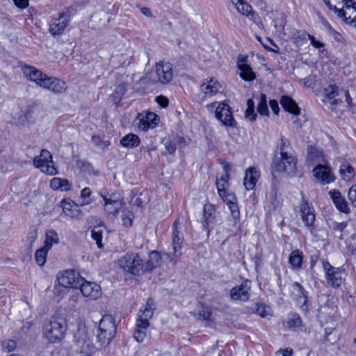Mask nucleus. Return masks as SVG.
<instances>
[{
	"mask_svg": "<svg viewBox=\"0 0 356 356\" xmlns=\"http://www.w3.org/2000/svg\"><path fill=\"white\" fill-rule=\"evenodd\" d=\"M155 309L154 301L148 298L144 307H141L136 321L134 338L138 342H142L146 337L149 327V319L153 316Z\"/></svg>",
	"mask_w": 356,
	"mask_h": 356,
	"instance_id": "f03ea898",
	"label": "nucleus"
},
{
	"mask_svg": "<svg viewBox=\"0 0 356 356\" xmlns=\"http://www.w3.org/2000/svg\"><path fill=\"white\" fill-rule=\"evenodd\" d=\"M291 152V145L289 140L284 136H281L277 146L275 154L284 155Z\"/></svg>",
	"mask_w": 356,
	"mask_h": 356,
	"instance_id": "c9c22d12",
	"label": "nucleus"
},
{
	"mask_svg": "<svg viewBox=\"0 0 356 356\" xmlns=\"http://www.w3.org/2000/svg\"><path fill=\"white\" fill-rule=\"evenodd\" d=\"M49 186L51 189L56 191L60 190L62 191H68L71 189V184L67 179L54 177L50 181Z\"/></svg>",
	"mask_w": 356,
	"mask_h": 356,
	"instance_id": "7c9ffc66",
	"label": "nucleus"
},
{
	"mask_svg": "<svg viewBox=\"0 0 356 356\" xmlns=\"http://www.w3.org/2000/svg\"><path fill=\"white\" fill-rule=\"evenodd\" d=\"M303 255L301 252L296 250L293 251L289 258V262L293 269L299 270L302 268Z\"/></svg>",
	"mask_w": 356,
	"mask_h": 356,
	"instance_id": "72a5a7b5",
	"label": "nucleus"
},
{
	"mask_svg": "<svg viewBox=\"0 0 356 356\" xmlns=\"http://www.w3.org/2000/svg\"><path fill=\"white\" fill-rule=\"evenodd\" d=\"M104 200V210L110 219H114L122 209L124 202L119 193L100 194Z\"/></svg>",
	"mask_w": 356,
	"mask_h": 356,
	"instance_id": "1a4fd4ad",
	"label": "nucleus"
},
{
	"mask_svg": "<svg viewBox=\"0 0 356 356\" xmlns=\"http://www.w3.org/2000/svg\"><path fill=\"white\" fill-rule=\"evenodd\" d=\"M172 65L169 62L156 63L154 70L149 74L148 79L153 83L167 84L173 79Z\"/></svg>",
	"mask_w": 356,
	"mask_h": 356,
	"instance_id": "423d86ee",
	"label": "nucleus"
},
{
	"mask_svg": "<svg viewBox=\"0 0 356 356\" xmlns=\"http://www.w3.org/2000/svg\"><path fill=\"white\" fill-rule=\"evenodd\" d=\"M209 112L214 111L216 118L221 122V123L227 127H235L236 122L232 114V111L229 104L225 102H213L206 106Z\"/></svg>",
	"mask_w": 356,
	"mask_h": 356,
	"instance_id": "39448f33",
	"label": "nucleus"
},
{
	"mask_svg": "<svg viewBox=\"0 0 356 356\" xmlns=\"http://www.w3.org/2000/svg\"><path fill=\"white\" fill-rule=\"evenodd\" d=\"M116 333L115 318L111 315H105L99 323L97 340L101 346H108Z\"/></svg>",
	"mask_w": 356,
	"mask_h": 356,
	"instance_id": "20e7f679",
	"label": "nucleus"
},
{
	"mask_svg": "<svg viewBox=\"0 0 356 356\" xmlns=\"http://www.w3.org/2000/svg\"><path fill=\"white\" fill-rule=\"evenodd\" d=\"M293 293L296 296V302L300 307H303L306 305L307 302V292L304 288L298 282H294L292 284Z\"/></svg>",
	"mask_w": 356,
	"mask_h": 356,
	"instance_id": "c85d7f7f",
	"label": "nucleus"
},
{
	"mask_svg": "<svg viewBox=\"0 0 356 356\" xmlns=\"http://www.w3.org/2000/svg\"><path fill=\"white\" fill-rule=\"evenodd\" d=\"M346 225H347V224L346 222H334L332 223V228L334 230L342 232L345 229Z\"/></svg>",
	"mask_w": 356,
	"mask_h": 356,
	"instance_id": "e2e57ef3",
	"label": "nucleus"
},
{
	"mask_svg": "<svg viewBox=\"0 0 356 356\" xmlns=\"http://www.w3.org/2000/svg\"><path fill=\"white\" fill-rule=\"evenodd\" d=\"M324 2L330 10H332L334 14L338 15L346 4V2H348V0H324Z\"/></svg>",
	"mask_w": 356,
	"mask_h": 356,
	"instance_id": "e433bc0d",
	"label": "nucleus"
},
{
	"mask_svg": "<svg viewBox=\"0 0 356 356\" xmlns=\"http://www.w3.org/2000/svg\"><path fill=\"white\" fill-rule=\"evenodd\" d=\"M248 108L245 111V118H248L250 121H254L257 118V114L254 113V102L252 99L247 102Z\"/></svg>",
	"mask_w": 356,
	"mask_h": 356,
	"instance_id": "37998d69",
	"label": "nucleus"
},
{
	"mask_svg": "<svg viewBox=\"0 0 356 356\" xmlns=\"http://www.w3.org/2000/svg\"><path fill=\"white\" fill-rule=\"evenodd\" d=\"M19 67L25 79L40 87L46 74L34 66L26 64H20Z\"/></svg>",
	"mask_w": 356,
	"mask_h": 356,
	"instance_id": "2eb2a0df",
	"label": "nucleus"
},
{
	"mask_svg": "<svg viewBox=\"0 0 356 356\" xmlns=\"http://www.w3.org/2000/svg\"><path fill=\"white\" fill-rule=\"evenodd\" d=\"M296 168L297 159L293 153L284 155H274L272 163V168L274 171L293 175L296 172Z\"/></svg>",
	"mask_w": 356,
	"mask_h": 356,
	"instance_id": "6e6552de",
	"label": "nucleus"
},
{
	"mask_svg": "<svg viewBox=\"0 0 356 356\" xmlns=\"http://www.w3.org/2000/svg\"><path fill=\"white\" fill-rule=\"evenodd\" d=\"M251 281L246 280L241 285L230 290V298L234 300L247 301L250 297Z\"/></svg>",
	"mask_w": 356,
	"mask_h": 356,
	"instance_id": "f3484780",
	"label": "nucleus"
},
{
	"mask_svg": "<svg viewBox=\"0 0 356 356\" xmlns=\"http://www.w3.org/2000/svg\"><path fill=\"white\" fill-rule=\"evenodd\" d=\"M339 172L342 179L346 181L352 180L355 176V169L348 163L341 164Z\"/></svg>",
	"mask_w": 356,
	"mask_h": 356,
	"instance_id": "f704fd0d",
	"label": "nucleus"
},
{
	"mask_svg": "<svg viewBox=\"0 0 356 356\" xmlns=\"http://www.w3.org/2000/svg\"><path fill=\"white\" fill-rule=\"evenodd\" d=\"M157 115L152 112L147 113L145 116L140 118L138 128L142 131H147L149 128H154L158 122Z\"/></svg>",
	"mask_w": 356,
	"mask_h": 356,
	"instance_id": "bb28decb",
	"label": "nucleus"
},
{
	"mask_svg": "<svg viewBox=\"0 0 356 356\" xmlns=\"http://www.w3.org/2000/svg\"><path fill=\"white\" fill-rule=\"evenodd\" d=\"M348 196L353 206L356 207V184L350 188Z\"/></svg>",
	"mask_w": 356,
	"mask_h": 356,
	"instance_id": "864d4df0",
	"label": "nucleus"
},
{
	"mask_svg": "<svg viewBox=\"0 0 356 356\" xmlns=\"http://www.w3.org/2000/svg\"><path fill=\"white\" fill-rule=\"evenodd\" d=\"M339 335L335 326L325 328V340L327 341L336 342L339 339Z\"/></svg>",
	"mask_w": 356,
	"mask_h": 356,
	"instance_id": "ea45409f",
	"label": "nucleus"
},
{
	"mask_svg": "<svg viewBox=\"0 0 356 356\" xmlns=\"http://www.w3.org/2000/svg\"><path fill=\"white\" fill-rule=\"evenodd\" d=\"M38 233L35 229H31L27 235V240L31 244L37 238Z\"/></svg>",
	"mask_w": 356,
	"mask_h": 356,
	"instance_id": "052dcab7",
	"label": "nucleus"
},
{
	"mask_svg": "<svg viewBox=\"0 0 356 356\" xmlns=\"http://www.w3.org/2000/svg\"><path fill=\"white\" fill-rule=\"evenodd\" d=\"M150 255L152 259H156V263L151 260H143L138 254L127 253L121 257L118 260V266L124 273L139 276L147 272L152 271L159 265V259H160L159 252L153 251Z\"/></svg>",
	"mask_w": 356,
	"mask_h": 356,
	"instance_id": "f257e3e1",
	"label": "nucleus"
},
{
	"mask_svg": "<svg viewBox=\"0 0 356 356\" xmlns=\"http://www.w3.org/2000/svg\"><path fill=\"white\" fill-rule=\"evenodd\" d=\"M164 145L165 148V154H173L176 151V145L175 143L171 140H167L164 142Z\"/></svg>",
	"mask_w": 356,
	"mask_h": 356,
	"instance_id": "5fc2aeb1",
	"label": "nucleus"
},
{
	"mask_svg": "<svg viewBox=\"0 0 356 356\" xmlns=\"http://www.w3.org/2000/svg\"><path fill=\"white\" fill-rule=\"evenodd\" d=\"M228 207L230 210L231 215L233 217V218L236 220H238L240 218V212L237 202L229 205Z\"/></svg>",
	"mask_w": 356,
	"mask_h": 356,
	"instance_id": "603ef678",
	"label": "nucleus"
},
{
	"mask_svg": "<svg viewBox=\"0 0 356 356\" xmlns=\"http://www.w3.org/2000/svg\"><path fill=\"white\" fill-rule=\"evenodd\" d=\"M213 211L214 209L211 205H205L204 207V222L207 227H209V224L213 222L215 218Z\"/></svg>",
	"mask_w": 356,
	"mask_h": 356,
	"instance_id": "a19ab883",
	"label": "nucleus"
},
{
	"mask_svg": "<svg viewBox=\"0 0 356 356\" xmlns=\"http://www.w3.org/2000/svg\"><path fill=\"white\" fill-rule=\"evenodd\" d=\"M277 353L282 354V356H291L293 351L291 349L286 348L284 350L280 349Z\"/></svg>",
	"mask_w": 356,
	"mask_h": 356,
	"instance_id": "774afa93",
	"label": "nucleus"
},
{
	"mask_svg": "<svg viewBox=\"0 0 356 356\" xmlns=\"http://www.w3.org/2000/svg\"><path fill=\"white\" fill-rule=\"evenodd\" d=\"M80 291L82 295L90 300H97L102 296V290L99 285L95 282L84 281L80 282Z\"/></svg>",
	"mask_w": 356,
	"mask_h": 356,
	"instance_id": "6ab92c4d",
	"label": "nucleus"
},
{
	"mask_svg": "<svg viewBox=\"0 0 356 356\" xmlns=\"http://www.w3.org/2000/svg\"><path fill=\"white\" fill-rule=\"evenodd\" d=\"M300 213L305 226L312 227L315 221L314 209L312 207H310L308 202L304 199L300 206Z\"/></svg>",
	"mask_w": 356,
	"mask_h": 356,
	"instance_id": "aec40b11",
	"label": "nucleus"
},
{
	"mask_svg": "<svg viewBox=\"0 0 356 356\" xmlns=\"http://www.w3.org/2000/svg\"><path fill=\"white\" fill-rule=\"evenodd\" d=\"M280 104L286 111L296 115L300 113V108L296 102L291 97L288 96H283L281 98Z\"/></svg>",
	"mask_w": 356,
	"mask_h": 356,
	"instance_id": "2f4dec72",
	"label": "nucleus"
},
{
	"mask_svg": "<svg viewBox=\"0 0 356 356\" xmlns=\"http://www.w3.org/2000/svg\"><path fill=\"white\" fill-rule=\"evenodd\" d=\"M156 102L163 108H165L168 105V99L162 95L156 97Z\"/></svg>",
	"mask_w": 356,
	"mask_h": 356,
	"instance_id": "680f3d73",
	"label": "nucleus"
},
{
	"mask_svg": "<svg viewBox=\"0 0 356 356\" xmlns=\"http://www.w3.org/2000/svg\"><path fill=\"white\" fill-rule=\"evenodd\" d=\"M70 14L68 12L60 13L58 17H53L49 23V31L55 36L60 35L69 25Z\"/></svg>",
	"mask_w": 356,
	"mask_h": 356,
	"instance_id": "4468645a",
	"label": "nucleus"
},
{
	"mask_svg": "<svg viewBox=\"0 0 356 356\" xmlns=\"http://www.w3.org/2000/svg\"><path fill=\"white\" fill-rule=\"evenodd\" d=\"M256 313L263 318L268 315L267 307L263 304H257Z\"/></svg>",
	"mask_w": 356,
	"mask_h": 356,
	"instance_id": "6e6d98bb",
	"label": "nucleus"
},
{
	"mask_svg": "<svg viewBox=\"0 0 356 356\" xmlns=\"http://www.w3.org/2000/svg\"><path fill=\"white\" fill-rule=\"evenodd\" d=\"M194 316L202 321H209L211 319L212 312L207 305L199 303L197 306V311L191 312Z\"/></svg>",
	"mask_w": 356,
	"mask_h": 356,
	"instance_id": "c756f323",
	"label": "nucleus"
},
{
	"mask_svg": "<svg viewBox=\"0 0 356 356\" xmlns=\"http://www.w3.org/2000/svg\"><path fill=\"white\" fill-rule=\"evenodd\" d=\"M329 194L337 209L345 213H348L350 212L347 201L339 191H330Z\"/></svg>",
	"mask_w": 356,
	"mask_h": 356,
	"instance_id": "a878e982",
	"label": "nucleus"
},
{
	"mask_svg": "<svg viewBox=\"0 0 356 356\" xmlns=\"http://www.w3.org/2000/svg\"><path fill=\"white\" fill-rule=\"evenodd\" d=\"M58 242L59 237L56 231L54 229H49L46 232V238L44 245L46 249L50 250L53 245L57 244Z\"/></svg>",
	"mask_w": 356,
	"mask_h": 356,
	"instance_id": "4c0bfd02",
	"label": "nucleus"
},
{
	"mask_svg": "<svg viewBox=\"0 0 356 356\" xmlns=\"http://www.w3.org/2000/svg\"><path fill=\"white\" fill-rule=\"evenodd\" d=\"M247 57L239 56L238 58V69L240 70L239 75L243 80L251 81L255 79V73L252 71V67L246 63Z\"/></svg>",
	"mask_w": 356,
	"mask_h": 356,
	"instance_id": "412c9836",
	"label": "nucleus"
},
{
	"mask_svg": "<svg viewBox=\"0 0 356 356\" xmlns=\"http://www.w3.org/2000/svg\"><path fill=\"white\" fill-rule=\"evenodd\" d=\"M102 230L97 227L91 231V236L93 240L96 241V244L99 248H102L103 247V244L102 243Z\"/></svg>",
	"mask_w": 356,
	"mask_h": 356,
	"instance_id": "49530a36",
	"label": "nucleus"
},
{
	"mask_svg": "<svg viewBox=\"0 0 356 356\" xmlns=\"http://www.w3.org/2000/svg\"><path fill=\"white\" fill-rule=\"evenodd\" d=\"M219 196L222 198V200L225 202H226L227 206L237 202V199H236L235 194L233 193H229L227 191H224V194L223 195L222 194V195H219Z\"/></svg>",
	"mask_w": 356,
	"mask_h": 356,
	"instance_id": "8fccbe9b",
	"label": "nucleus"
},
{
	"mask_svg": "<svg viewBox=\"0 0 356 356\" xmlns=\"http://www.w3.org/2000/svg\"><path fill=\"white\" fill-rule=\"evenodd\" d=\"M339 95L337 88L334 85L329 86L324 90V97L330 99H332Z\"/></svg>",
	"mask_w": 356,
	"mask_h": 356,
	"instance_id": "09e8293b",
	"label": "nucleus"
},
{
	"mask_svg": "<svg viewBox=\"0 0 356 356\" xmlns=\"http://www.w3.org/2000/svg\"><path fill=\"white\" fill-rule=\"evenodd\" d=\"M131 213L129 211H123L122 216V224L125 227H131L132 225Z\"/></svg>",
	"mask_w": 356,
	"mask_h": 356,
	"instance_id": "3c124183",
	"label": "nucleus"
},
{
	"mask_svg": "<svg viewBox=\"0 0 356 356\" xmlns=\"http://www.w3.org/2000/svg\"><path fill=\"white\" fill-rule=\"evenodd\" d=\"M140 143L138 136L134 134H129L122 137L120 140V144L127 148H134L139 145Z\"/></svg>",
	"mask_w": 356,
	"mask_h": 356,
	"instance_id": "473e14b6",
	"label": "nucleus"
},
{
	"mask_svg": "<svg viewBox=\"0 0 356 356\" xmlns=\"http://www.w3.org/2000/svg\"><path fill=\"white\" fill-rule=\"evenodd\" d=\"M269 104H270V106L273 112L275 115H277L279 113V111H280V108H279L277 102L275 100H270L269 102Z\"/></svg>",
	"mask_w": 356,
	"mask_h": 356,
	"instance_id": "69168bd1",
	"label": "nucleus"
},
{
	"mask_svg": "<svg viewBox=\"0 0 356 356\" xmlns=\"http://www.w3.org/2000/svg\"><path fill=\"white\" fill-rule=\"evenodd\" d=\"M67 330V323L63 318H52L42 326V335L49 343H59Z\"/></svg>",
	"mask_w": 356,
	"mask_h": 356,
	"instance_id": "7ed1b4c3",
	"label": "nucleus"
},
{
	"mask_svg": "<svg viewBox=\"0 0 356 356\" xmlns=\"http://www.w3.org/2000/svg\"><path fill=\"white\" fill-rule=\"evenodd\" d=\"M235 5L238 13L245 15L249 19L254 20L255 13L252 10V6L243 0H231Z\"/></svg>",
	"mask_w": 356,
	"mask_h": 356,
	"instance_id": "cd10ccee",
	"label": "nucleus"
},
{
	"mask_svg": "<svg viewBox=\"0 0 356 356\" xmlns=\"http://www.w3.org/2000/svg\"><path fill=\"white\" fill-rule=\"evenodd\" d=\"M301 319L297 314H290L288 316L287 325L290 327H298L301 325Z\"/></svg>",
	"mask_w": 356,
	"mask_h": 356,
	"instance_id": "a18cd8bd",
	"label": "nucleus"
},
{
	"mask_svg": "<svg viewBox=\"0 0 356 356\" xmlns=\"http://www.w3.org/2000/svg\"><path fill=\"white\" fill-rule=\"evenodd\" d=\"M92 142L103 150L107 149L111 144L108 140H103L99 136H93L92 137Z\"/></svg>",
	"mask_w": 356,
	"mask_h": 356,
	"instance_id": "de8ad7c7",
	"label": "nucleus"
},
{
	"mask_svg": "<svg viewBox=\"0 0 356 356\" xmlns=\"http://www.w3.org/2000/svg\"><path fill=\"white\" fill-rule=\"evenodd\" d=\"M322 264L327 283L333 287H339L343 281V270L332 266L330 264L325 260H323Z\"/></svg>",
	"mask_w": 356,
	"mask_h": 356,
	"instance_id": "ddd939ff",
	"label": "nucleus"
},
{
	"mask_svg": "<svg viewBox=\"0 0 356 356\" xmlns=\"http://www.w3.org/2000/svg\"><path fill=\"white\" fill-rule=\"evenodd\" d=\"M314 177L323 184H329L334 181L331 169L323 165H318L313 170Z\"/></svg>",
	"mask_w": 356,
	"mask_h": 356,
	"instance_id": "5701e85b",
	"label": "nucleus"
},
{
	"mask_svg": "<svg viewBox=\"0 0 356 356\" xmlns=\"http://www.w3.org/2000/svg\"><path fill=\"white\" fill-rule=\"evenodd\" d=\"M40 87L54 94L63 93L67 88L64 81L54 76H49L47 74L44 78Z\"/></svg>",
	"mask_w": 356,
	"mask_h": 356,
	"instance_id": "dca6fc26",
	"label": "nucleus"
},
{
	"mask_svg": "<svg viewBox=\"0 0 356 356\" xmlns=\"http://www.w3.org/2000/svg\"><path fill=\"white\" fill-rule=\"evenodd\" d=\"M172 246L173 249V257L170 259L172 261L173 259H179L181 252V245L184 242L183 226L180 222V218H177L172 225Z\"/></svg>",
	"mask_w": 356,
	"mask_h": 356,
	"instance_id": "9d476101",
	"label": "nucleus"
},
{
	"mask_svg": "<svg viewBox=\"0 0 356 356\" xmlns=\"http://www.w3.org/2000/svg\"><path fill=\"white\" fill-rule=\"evenodd\" d=\"M15 5L22 9L26 8L29 6V0H13Z\"/></svg>",
	"mask_w": 356,
	"mask_h": 356,
	"instance_id": "0e129e2a",
	"label": "nucleus"
},
{
	"mask_svg": "<svg viewBox=\"0 0 356 356\" xmlns=\"http://www.w3.org/2000/svg\"><path fill=\"white\" fill-rule=\"evenodd\" d=\"M60 205L63 209V212L67 216L77 218L81 213L79 205L70 199H63L60 202Z\"/></svg>",
	"mask_w": 356,
	"mask_h": 356,
	"instance_id": "b1692460",
	"label": "nucleus"
},
{
	"mask_svg": "<svg viewBox=\"0 0 356 356\" xmlns=\"http://www.w3.org/2000/svg\"><path fill=\"white\" fill-rule=\"evenodd\" d=\"M308 38L310 40L311 44L313 45L315 48L320 49L324 47V44L318 40H316L313 35L308 34Z\"/></svg>",
	"mask_w": 356,
	"mask_h": 356,
	"instance_id": "4d7b16f0",
	"label": "nucleus"
},
{
	"mask_svg": "<svg viewBox=\"0 0 356 356\" xmlns=\"http://www.w3.org/2000/svg\"><path fill=\"white\" fill-rule=\"evenodd\" d=\"M260 173L259 170L254 167L249 168L245 170V175L243 179V185L246 190H252L259 180Z\"/></svg>",
	"mask_w": 356,
	"mask_h": 356,
	"instance_id": "393cba45",
	"label": "nucleus"
},
{
	"mask_svg": "<svg viewBox=\"0 0 356 356\" xmlns=\"http://www.w3.org/2000/svg\"><path fill=\"white\" fill-rule=\"evenodd\" d=\"M337 17L342 19L347 24L356 26V2L353 0H348Z\"/></svg>",
	"mask_w": 356,
	"mask_h": 356,
	"instance_id": "a211bd4d",
	"label": "nucleus"
},
{
	"mask_svg": "<svg viewBox=\"0 0 356 356\" xmlns=\"http://www.w3.org/2000/svg\"><path fill=\"white\" fill-rule=\"evenodd\" d=\"M200 98L201 102H205L222 92V86L213 78L205 79L200 85Z\"/></svg>",
	"mask_w": 356,
	"mask_h": 356,
	"instance_id": "9b49d317",
	"label": "nucleus"
},
{
	"mask_svg": "<svg viewBox=\"0 0 356 356\" xmlns=\"http://www.w3.org/2000/svg\"><path fill=\"white\" fill-rule=\"evenodd\" d=\"M127 87L125 83H120L116 87L115 93L117 95V97H122L126 92Z\"/></svg>",
	"mask_w": 356,
	"mask_h": 356,
	"instance_id": "13d9d810",
	"label": "nucleus"
},
{
	"mask_svg": "<svg viewBox=\"0 0 356 356\" xmlns=\"http://www.w3.org/2000/svg\"><path fill=\"white\" fill-rule=\"evenodd\" d=\"M49 250L46 249L44 247L36 250L35 253V259L39 266H42L45 264L47 254Z\"/></svg>",
	"mask_w": 356,
	"mask_h": 356,
	"instance_id": "79ce46f5",
	"label": "nucleus"
},
{
	"mask_svg": "<svg viewBox=\"0 0 356 356\" xmlns=\"http://www.w3.org/2000/svg\"><path fill=\"white\" fill-rule=\"evenodd\" d=\"M33 165L35 168L47 175L54 176L58 174V171L53 161L52 154L46 149H41L40 154L33 158Z\"/></svg>",
	"mask_w": 356,
	"mask_h": 356,
	"instance_id": "0eeeda50",
	"label": "nucleus"
},
{
	"mask_svg": "<svg viewBox=\"0 0 356 356\" xmlns=\"http://www.w3.org/2000/svg\"><path fill=\"white\" fill-rule=\"evenodd\" d=\"M223 170L224 174L222 175L220 177L217 176L216 180V186L218 191V195H222L224 194V191H227V188L229 187V170L230 166L228 163L223 164Z\"/></svg>",
	"mask_w": 356,
	"mask_h": 356,
	"instance_id": "4be33fe9",
	"label": "nucleus"
},
{
	"mask_svg": "<svg viewBox=\"0 0 356 356\" xmlns=\"http://www.w3.org/2000/svg\"><path fill=\"white\" fill-rule=\"evenodd\" d=\"M16 347V342L13 340H8L3 343V348L7 350L8 352L13 351Z\"/></svg>",
	"mask_w": 356,
	"mask_h": 356,
	"instance_id": "bf43d9fd",
	"label": "nucleus"
},
{
	"mask_svg": "<svg viewBox=\"0 0 356 356\" xmlns=\"http://www.w3.org/2000/svg\"><path fill=\"white\" fill-rule=\"evenodd\" d=\"M307 159L314 163H321L324 160L323 152L314 147L308 148Z\"/></svg>",
	"mask_w": 356,
	"mask_h": 356,
	"instance_id": "58836bf2",
	"label": "nucleus"
},
{
	"mask_svg": "<svg viewBox=\"0 0 356 356\" xmlns=\"http://www.w3.org/2000/svg\"><path fill=\"white\" fill-rule=\"evenodd\" d=\"M58 284L65 288H78L83 279L72 270L59 272L57 275Z\"/></svg>",
	"mask_w": 356,
	"mask_h": 356,
	"instance_id": "f8f14e48",
	"label": "nucleus"
},
{
	"mask_svg": "<svg viewBox=\"0 0 356 356\" xmlns=\"http://www.w3.org/2000/svg\"><path fill=\"white\" fill-rule=\"evenodd\" d=\"M91 195V190L88 187H86L83 188L81 191V198H86L89 197Z\"/></svg>",
	"mask_w": 356,
	"mask_h": 356,
	"instance_id": "338daca9",
	"label": "nucleus"
},
{
	"mask_svg": "<svg viewBox=\"0 0 356 356\" xmlns=\"http://www.w3.org/2000/svg\"><path fill=\"white\" fill-rule=\"evenodd\" d=\"M257 111L261 115H267L268 113L266 97L264 94H260L259 95V103L257 106Z\"/></svg>",
	"mask_w": 356,
	"mask_h": 356,
	"instance_id": "c03bdc74",
	"label": "nucleus"
}]
</instances>
